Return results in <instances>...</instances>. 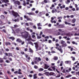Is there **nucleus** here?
I'll use <instances>...</instances> for the list:
<instances>
[{
	"label": "nucleus",
	"instance_id": "obj_13",
	"mask_svg": "<svg viewBox=\"0 0 79 79\" xmlns=\"http://www.w3.org/2000/svg\"><path fill=\"white\" fill-rule=\"evenodd\" d=\"M72 35V34H70V33H66L65 35L67 36L68 37H70Z\"/></svg>",
	"mask_w": 79,
	"mask_h": 79
},
{
	"label": "nucleus",
	"instance_id": "obj_10",
	"mask_svg": "<svg viewBox=\"0 0 79 79\" xmlns=\"http://www.w3.org/2000/svg\"><path fill=\"white\" fill-rule=\"evenodd\" d=\"M71 63L70 61H65V63L66 64H70Z\"/></svg>",
	"mask_w": 79,
	"mask_h": 79
},
{
	"label": "nucleus",
	"instance_id": "obj_50",
	"mask_svg": "<svg viewBox=\"0 0 79 79\" xmlns=\"http://www.w3.org/2000/svg\"><path fill=\"white\" fill-rule=\"evenodd\" d=\"M56 35H60V32H58V33L56 34Z\"/></svg>",
	"mask_w": 79,
	"mask_h": 79
},
{
	"label": "nucleus",
	"instance_id": "obj_52",
	"mask_svg": "<svg viewBox=\"0 0 79 79\" xmlns=\"http://www.w3.org/2000/svg\"><path fill=\"white\" fill-rule=\"evenodd\" d=\"M44 2L45 3H47L48 2L47 1V0H44Z\"/></svg>",
	"mask_w": 79,
	"mask_h": 79
},
{
	"label": "nucleus",
	"instance_id": "obj_35",
	"mask_svg": "<svg viewBox=\"0 0 79 79\" xmlns=\"http://www.w3.org/2000/svg\"><path fill=\"white\" fill-rule=\"evenodd\" d=\"M29 44H31V45H32V46H34V44L32 42H31V41L30 42Z\"/></svg>",
	"mask_w": 79,
	"mask_h": 79
},
{
	"label": "nucleus",
	"instance_id": "obj_39",
	"mask_svg": "<svg viewBox=\"0 0 79 79\" xmlns=\"http://www.w3.org/2000/svg\"><path fill=\"white\" fill-rule=\"evenodd\" d=\"M33 28L34 29H37V27H36L35 26V25H34L33 27Z\"/></svg>",
	"mask_w": 79,
	"mask_h": 79
},
{
	"label": "nucleus",
	"instance_id": "obj_64",
	"mask_svg": "<svg viewBox=\"0 0 79 79\" xmlns=\"http://www.w3.org/2000/svg\"><path fill=\"white\" fill-rule=\"evenodd\" d=\"M34 73V71H31L30 72V73Z\"/></svg>",
	"mask_w": 79,
	"mask_h": 79
},
{
	"label": "nucleus",
	"instance_id": "obj_62",
	"mask_svg": "<svg viewBox=\"0 0 79 79\" xmlns=\"http://www.w3.org/2000/svg\"><path fill=\"white\" fill-rule=\"evenodd\" d=\"M38 60H39V61H40L41 60V59L40 58V57H38Z\"/></svg>",
	"mask_w": 79,
	"mask_h": 79
},
{
	"label": "nucleus",
	"instance_id": "obj_53",
	"mask_svg": "<svg viewBox=\"0 0 79 79\" xmlns=\"http://www.w3.org/2000/svg\"><path fill=\"white\" fill-rule=\"evenodd\" d=\"M26 29L27 30V31H29L30 30V28L29 27H27L26 28Z\"/></svg>",
	"mask_w": 79,
	"mask_h": 79
},
{
	"label": "nucleus",
	"instance_id": "obj_7",
	"mask_svg": "<svg viewBox=\"0 0 79 79\" xmlns=\"http://www.w3.org/2000/svg\"><path fill=\"white\" fill-rule=\"evenodd\" d=\"M14 3L15 5L17 4L18 5H19L20 4V2L19 1H16L14 2Z\"/></svg>",
	"mask_w": 79,
	"mask_h": 79
},
{
	"label": "nucleus",
	"instance_id": "obj_18",
	"mask_svg": "<svg viewBox=\"0 0 79 79\" xmlns=\"http://www.w3.org/2000/svg\"><path fill=\"white\" fill-rule=\"evenodd\" d=\"M9 39L11 40L12 41L14 40H15V38L13 37H10L9 38Z\"/></svg>",
	"mask_w": 79,
	"mask_h": 79
},
{
	"label": "nucleus",
	"instance_id": "obj_47",
	"mask_svg": "<svg viewBox=\"0 0 79 79\" xmlns=\"http://www.w3.org/2000/svg\"><path fill=\"white\" fill-rule=\"evenodd\" d=\"M23 55H24L25 54V53L23 52H20Z\"/></svg>",
	"mask_w": 79,
	"mask_h": 79
},
{
	"label": "nucleus",
	"instance_id": "obj_32",
	"mask_svg": "<svg viewBox=\"0 0 79 79\" xmlns=\"http://www.w3.org/2000/svg\"><path fill=\"white\" fill-rule=\"evenodd\" d=\"M67 46V44H64L62 45V47H66Z\"/></svg>",
	"mask_w": 79,
	"mask_h": 79
},
{
	"label": "nucleus",
	"instance_id": "obj_26",
	"mask_svg": "<svg viewBox=\"0 0 79 79\" xmlns=\"http://www.w3.org/2000/svg\"><path fill=\"white\" fill-rule=\"evenodd\" d=\"M55 66H54L53 67L51 66V68H52V69L54 71H55V70L56 69H55Z\"/></svg>",
	"mask_w": 79,
	"mask_h": 79
},
{
	"label": "nucleus",
	"instance_id": "obj_3",
	"mask_svg": "<svg viewBox=\"0 0 79 79\" xmlns=\"http://www.w3.org/2000/svg\"><path fill=\"white\" fill-rule=\"evenodd\" d=\"M24 18L26 19L28 21H32V19H31L30 18H29V17H28V16H26L25 15H24Z\"/></svg>",
	"mask_w": 79,
	"mask_h": 79
},
{
	"label": "nucleus",
	"instance_id": "obj_16",
	"mask_svg": "<svg viewBox=\"0 0 79 79\" xmlns=\"http://www.w3.org/2000/svg\"><path fill=\"white\" fill-rule=\"evenodd\" d=\"M37 76V74H34L33 75V78L35 79H37V77L36 76Z\"/></svg>",
	"mask_w": 79,
	"mask_h": 79
},
{
	"label": "nucleus",
	"instance_id": "obj_22",
	"mask_svg": "<svg viewBox=\"0 0 79 79\" xmlns=\"http://www.w3.org/2000/svg\"><path fill=\"white\" fill-rule=\"evenodd\" d=\"M4 60L3 59V58H0V63H2L3 62Z\"/></svg>",
	"mask_w": 79,
	"mask_h": 79
},
{
	"label": "nucleus",
	"instance_id": "obj_25",
	"mask_svg": "<svg viewBox=\"0 0 79 79\" xmlns=\"http://www.w3.org/2000/svg\"><path fill=\"white\" fill-rule=\"evenodd\" d=\"M76 21V19H74L72 20L71 22L72 23H74Z\"/></svg>",
	"mask_w": 79,
	"mask_h": 79
},
{
	"label": "nucleus",
	"instance_id": "obj_9",
	"mask_svg": "<svg viewBox=\"0 0 79 79\" xmlns=\"http://www.w3.org/2000/svg\"><path fill=\"white\" fill-rule=\"evenodd\" d=\"M49 75L50 76H56V75L55 73L53 72H50L49 73Z\"/></svg>",
	"mask_w": 79,
	"mask_h": 79
},
{
	"label": "nucleus",
	"instance_id": "obj_58",
	"mask_svg": "<svg viewBox=\"0 0 79 79\" xmlns=\"http://www.w3.org/2000/svg\"><path fill=\"white\" fill-rule=\"evenodd\" d=\"M62 17H58V18H57V19H62Z\"/></svg>",
	"mask_w": 79,
	"mask_h": 79
},
{
	"label": "nucleus",
	"instance_id": "obj_49",
	"mask_svg": "<svg viewBox=\"0 0 79 79\" xmlns=\"http://www.w3.org/2000/svg\"><path fill=\"white\" fill-rule=\"evenodd\" d=\"M48 70L49 71H52L53 70L51 69L50 68H49L48 69Z\"/></svg>",
	"mask_w": 79,
	"mask_h": 79
},
{
	"label": "nucleus",
	"instance_id": "obj_33",
	"mask_svg": "<svg viewBox=\"0 0 79 79\" xmlns=\"http://www.w3.org/2000/svg\"><path fill=\"white\" fill-rule=\"evenodd\" d=\"M65 43V41L63 40H61V44H64Z\"/></svg>",
	"mask_w": 79,
	"mask_h": 79
},
{
	"label": "nucleus",
	"instance_id": "obj_30",
	"mask_svg": "<svg viewBox=\"0 0 79 79\" xmlns=\"http://www.w3.org/2000/svg\"><path fill=\"white\" fill-rule=\"evenodd\" d=\"M46 53H48V55H49L50 56H51L52 55V54H50L51 52L50 51H48H48H46Z\"/></svg>",
	"mask_w": 79,
	"mask_h": 79
},
{
	"label": "nucleus",
	"instance_id": "obj_23",
	"mask_svg": "<svg viewBox=\"0 0 79 79\" xmlns=\"http://www.w3.org/2000/svg\"><path fill=\"white\" fill-rule=\"evenodd\" d=\"M72 76V75H69L66 76V77L67 78H69L70 77H71Z\"/></svg>",
	"mask_w": 79,
	"mask_h": 79
},
{
	"label": "nucleus",
	"instance_id": "obj_19",
	"mask_svg": "<svg viewBox=\"0 0 79 79\" xmlns=\"http://www.w3.org/2000/svg\"><path fill=\"white\" fill-rule=\"evenodd\" d=\"M8 56L9 57H10V56H11V57L13 56L12 54L11 53H8Z\"/></svg>",
	"mask_w": 79,
	"mask_h": 79
},
{
	"label": "nucleus",
	"instance_id": "obj_2",
	"mask_svg": "<svg viewBox=\"0 0 79 79\" xmlns=\"http://www.w3.org/2000/svg\"><path fill=\"white\" fill-rule=\"evenodd\" d=\"M12 13L13 16L15 17H17V16H19V15L18 13L15 12L14 10L12 11Z\"/></svg>",
	"mask_w": 79,
	"mask_h": 79
},
{
	"label": "nucleus",
	"instance_id": "obj_20",
	"mask_svg": "<svg viewBox=\"0 0 79 79\" xmlns=\"http://www.w3.org/2000/svg\"><path fill=\"white\" fill-rule=\"evenodd\" d=\"M29 52L31 53H33L34 52L33 51L32 49L31 48H29Z\"/></svg>",
	"mask_w": 79,
	"mask_h": 79
},
{
	"label": "nucleus",
	"instance_id": "obj_55",
	"mask_svg": "<svg viewBox=\"0 0 79 79\" xmlns=\"http://www.w3.org/2000/svg\"><path fill=\"white\" fill-rule=\"evenodd\" d=\"M30 25L31 26H33L34 25V24L33 23H30Z\"/></svg>",
	"mask_w": 79,
	"mask_h": 79
},
{
	"label": "nucleus",
	"instance_id": "obj_59",
	"mask_svg": "<svg viewBox=\"0 0 79 79\" xmlns=\"http://www.w3.org/2000/svg\"><path fill=\"white\" fill-rule=\"evenodd\" d=\"M5 50L7 52H8L10 50L8 48H6V49Z\"/></svg>",
	"mask_w": 79,
	"mask_h": 79
},
{
	"label": "nucleus",
	"instance_id": "obj_57",
	"mask_svg": "<svg viewBox=\"0 0 79 79\" xmlns=\"http://www.w3.org/2000/svg\"><path fill=\"white\" fill-rule=\"evenodd\" d=\"M65 71L67 73H68L70 72V71L68 69L66 70Z\"/></svg>",
	"mask_w": 79,
	"mask_h": 79
},
{
	"label": "nucleus",
	"instance_id": "obj_48",
	"mask_svg": "<svg viewBox=\"0 0 79 79\" xmlns=\"http://www.w3.org/2000/svg\"><path fill=\"white\" fill-rule=\"evenodd\" d=\"M3 59H4V60H6L7 59V57H6V56H4L3 58Z\"/></svg>",
	"mask_w": 79,
	"mask_h": 79
},
{
	"label": "nucleus",
	"instance_id": "obj_31",
	"mask_svg": "<svg viewBox=\"0 0 79 79\" xmlns=\"http://www.w3.org/2000/svg\"><path fill=\"white\" fill-rule=\"evenodd\" d=\"M58 50H59V51L61 52V53H62L63 51H62V49L61 48L60 49L59 48H58Z\"/></svg>",
	"mask_w": 79,
	"mask_h": 79
},
{
	"label": "nucleus",
	"instance_id": "obj_11",
	"mask_svg": "<svg viewBox=\"0 0 79 79\" xmlns=\"http://www.w3.org/2000/svg\"><path fill=\"white\" fill-rule=\"evenodd\" d=\"M59 28H64V26L63 25L60 24L59 26Z\"/></svg>",
	"mask_w": 79,
	"mask_h": 79
},
{
	"label": "nucleus",
	"instance_id": "obj_8",
	"mask_svg": "<svg viewBox=\"0 0 79 79\" xmlns=\"http://www.w3.org/2000/svg\"><path fill=\"white\" fill-rule=\"evenodd\" d=\"M32 40V39L31 38V35H29L28 36V39H27L26 40L27 41H30Z\"/></svg>",
	"mask_w": 79,
	"mask_h": 79
},
{
	"label": "nucleus",
	"instance_id": "obj_41",
	"mask_svg": "<svg viewBox=\"0 0 79 79\" xmlns=\"http://www.w3.org/2000/svg\"><path fill=\"white\" fill-rule=\"evenodd\" d=\"M9 60H10V61H12L13 60V59L11 57H10L8 58Z\"/></svg>",
	"mask_w": 79,
	"mask_h": 79
},
{
	"label": "nucleus",
	"instance_id": "obj_14",
	"mask_svg": "<svg viewBox=\"0 0 79 79\" xmlns=\"http://www.w3.org/2000/svg\"><path fill=\"white\" fill-rule=\"evenodd\" d=\"M44 74L47 76L49 77V75H50V73L49 72H46L44 73Z\"/></svg>",
	"mask_w": 79,
	"mask_h": 79
},
{
	"label": "nucleus",
	"instance_id": "obj_40",
	"mask_svg": "<svg viewBox=\"0 0 79 79\" xmlns=\"http://www.w3.org/2000/svg\"><path fill=\"white\" fill-rule=\"evenodd\" d=\"M74 35H75V36H76V35L79 36V33H78V34H77V33H75L74 34Z\"/></svg>",
	"mask_w": 79,
	"mask_h": 79
},
{
	"label": "nucleus",
	"instance_id": "obj_42",
	"mask_svg": "<svg viewBox=\"0 0 79 79\" xmlns=\"http://www.w3.org/2000/svg\"><path fill=\"white\" fill-rule=\"evenodd\" d=\"M61 35L62 36L66 35V33H62L61 34Z\"/></svg>",
	"mask_w": 79,
	"mask_h": 79
},
{
	"label": "nucleus",
	"instance_id": "obj_1",
	"mask_svg": "<svg viewBox=\"0 0 79 79\" xmlns=\"http://www.w3.org/2000/svg\"><path fill=\"white\" fill-rule=\"evenodd\" d=\"M22 33H24V35H23L22 36L25 38H27V37H28V35H29V33H28V32L27 31H25V32Z\"/></svg>",
	"mask_w": 79,
	"mask_h": 79
},
{
	"label": "nucleus",
	"instance_id": "obj_21",
	"mask_svg": "<svg viewBox=\"0 0 79 79\" xmlns=\"http://www.w3.org/2000/svg\"><path fill=\"white\" fill-rule=\"evenodd\" d=\"M58 59V57H53V60H57Z\"/></svg>",
	"mask_w": 79,
	"mask_h": 79
},
{
	"label": "nucleus",
	"instance_id": "obj_61",
	"mask_svg": "<svg viewBox=\"0 0 79 79\" xmlns=\"http://www.w3.org/2000/svg\"><path fill=\"white\" fill-rule=\"evenodd\" d=\"M7 73L8 74H11V73L10 72V71H8L7 72Z\"/></svg>",
	"mask_w": 79,
	"mask_h": 79
},
{
	"label": "nucleus",
	"instance_id": "obj_34",
	"mask_svg": "<svg viewBox=\"0 0 79 79\" xmlns=\"http://www.w3.org/2000/svg\"><path fill=\"white\" fill-rule=\"evenodd\" d=\"M37 26L38 27L41 26V23H37Z\"/></svg>",
	"mask_w": 79,
	"mask_h": 79
},
{
	"label": "nucleus",
	"instance_id": "obj_54",
	"mask_svg": "<svg viewBox=\"0 0 79 79\" xmlns=\"http://www.w3.org/2000/svg\"><path fill=\"white\" fill-rule=\"evenodd\" d=\"M41 37L39 36H37V38H38V39H41Z\"/></svg>",
	"mask_w": 79,
	"mask_h": 79
},
{
	"label": "nucleus",
	"instance_id": "obj_15",
	"mask_svg": "<svg viewBox=\"0 0 79 79\" xmlns=\"http://www.w3.org/2000/svg\"><path fill=\"white\" fill-rule=\"evenodd\" d=\"M5 44H6V46H7L8 45H11V44L10 43V42H6L5 43Z\"/></svg>",
	"mask_w": 79,
	"mask_h": 79
},
{
	"label": "nucleus",
	"instance_id": "obj_56",
	"mask_svg": "<svg viewBox=\"0 0 79 79\" xmlns=\"http://www.w3.org/2000/svg\"><path fill=\"white\" fill-rule=\"evenodd\" d=\"M32 38H34L35 37V36L34 35H32Z\"/></svg>",
	"mask_w": 79,
	"mask_h": 79
},
{
	"label": "nucleus",
	"instance_id": "obj_27",
	"mask_svg": "<svg viewBox=\"0 0 79 79\" xmlns=\"http://www.w3.org/2000/svg\"><path fill=\"white\" fill-rule=\"evenodd\" d=\"M14 21L15 22H19V18H17V19H15L14 20Z\"/></svg>",
	"mask_w": 79,
	"mask_h": 79
},
{
	"label": "nucleus",
	"instance_id": "obj_63",
	"mask_svg": "<svg viewBox=\"0 0 79 79\" xmlns=\"http://www.w3.org/2000/svg\"><path fill=\"white\" fill-rule=\"evenodd\" d=\"M9 2V1L8 0H5V3L8 2Z\"/></svg>",
	"mask_w": 79,
	"mask_h": 79
},
{
	"label": "nucleus",
	"instance_id": "obj_60",
	"mask_svg": "<svg viewBox=\"0 0 79 79\" xmlns=\"http://www.w3.org/2000/svg\"><path fill=\"white\" fill-rule=\"evenodd\" d=\"M26 25L27 26H29V23H26Z\"/></svg>",
	"mask_w": 79,
	"mask_h": 79
},
{
	"label": "nucleus",
	"instance_id": "obj_29",
	"mask_svg": "<svg viewBox=\"0 0 79 79\" xmlns=\"http://www.w3.org/2000/svg\"><path fill=\"white\" fill-rule=\"evenodd\" d=\"M1 18L3 19H4L5 18L4 16V15H1Z\"/></svg>",
	"mask_w": 79,
	"mask_h": 79
},
{
	"label": "nucleus",
	"instance_id": "obj_36",
	"mask_svg": "<svg viewBox=\"0 0 79 79\" xmlns=\"http://www.w3.org/2000/svg\"><path fill=\"white\" fill-rule=\"evenodd\" d=\"M18 77H19V78H21L23 77V75H19L18 76Z\"/></svg>",
	"mask_w": 79,
	"mask_h": 79
},
{
	"label": "nucleus",
	"instance_id": "obj_5",
	"mask_svg": "<svg viewBox=\"0 0 79 79\" xmlns=\"http://www.w3.org/2000/svg\"><path fill=\"white\" fill-rule=\"evenodd\" d=\"M35 64H37V62H39V61L37 57H35V60L34 61Z\"/></svg>",
	"mask_w": 79,
	"mask_h": 79
},
{
	"label": "nucleus",
	"instance_id": "obj_24",
	"mask_svg": "<svg viewBox=\"0 0 79 79\" xmlns=\"http://www.w3.org/2000/svg\"><path fill=\"white\" fill-rule=\"evenodd\" d=\"M63 61H61L60 62V64L59 65L60 66H62L63 65Z\"/></svg>",
	"mask_w": 79,
	"mask_h": 79
},
{
	"label": "nucleus",
	"instance_id": "obj_6",
	"mask_svg": "<svg viewBox=\"0 0 79 79\" xmlns=\"http://www.w3.org/2000/svg\"><path fill=\"white\" fill-rule=\"evenodd\" d=\"M44 69H47L50 67V66L48 65L47 64H44Z\"/></svg>",
	"mask_w": 79,
	"mask_h": 79
},
{
	"label": "nucleus",
	"instance_id": "obj_17",
	"mask_svg": "<svg viewBox=\"0 0 79 79\" xmlns=\"http://www.w3.org/2000/svg\"><path fill=\"white\" fill-rule=\"evenodd\" d=\"M21 70L20 69H19L18 71V74H22V73L21 72Z\"/></svg>",
	"mask_w": 79,
	"mask_h": 79
},
{
	"label": "nucleus",
	"instance_id": "obj_51",
	"mask_svg": "<svg viewBox=\"0 0 79 79\" xmlns=\"http://www.w3.org/2000/svg\"><path fill=\"white\" fill-rule=\"evenodd\" d=\"M28 77L31 78L33 77V75H32L30 74L29 75Z\"/></svg>",
	"mask_w": 79,
	"mask_h": 79
},
{
	"label": "nucleus",
	"instance_id": "obj_37",
	"mask_svg": "<svg viewBox=\"0 0 79 79\" xmlns=\"http://www.w3.org/2000/svg\"><path fill=\"white\" fill-rule=\"evenodd\" d=\"M6 62L7 63H10V60H6Z\"/></svg>",
	"mask_w": 79,
	"mask_h": 79
},
{
	"label": "nucleus",
	"instance_id": "obj_28",
	"mask_svg": "<svg viewBox=\"0 0 79 79\" xmlns=\"http://www.w3.org/2000/svg\"><path fill=\"white\" fill-rule=\"evenodd\" d=\"M44 69L42 68H40V69H39V72H41V71H43Z\"/></svg>",
	"mask_w": 79,
	"mask_h": 79
},
{
	"label": "nucleus",
	"instance_id": "obj_38",
	"mask_svg": "<svg viewBox=\"0 0 79 79\" xmlns=\"http://www.w3.org/2000/svg\"><path fill=\"white\" fill-rule=\"evenodd\" d=\"M62 72L63 73H66V72H65V69H64L62 71Z\"/></svg>",
	"mask_w": 79,
	"mask_h": 79
},
{
	"label": "nucleus",
	"instance_id": "obj_43",
	"mask_svg": "<svg viewBox=\"0 0 79 79\" xmlns=\"http://www.w3.org/2000/svg\"><path fill=\"white\" fill-rule=\"evenodd\" d=\"M34 68L35 69H37L38 68V67L36 65H35L34 67Z\"/></svg>",
	"mask_w": 79,
	"mask_h": 79
},
{
	"label": "nucleus",
	"instance_id": "obj_12",
	"mask_svg": "<svg viewBox=\"0 0 79 79\" xmlns=\"http://www.w3.org/2000/svg\"><path fill=\"white\" fill-rule=\"evenodd\" d=\"M27 14L28 15H35V13L33 12H29V13H27Z\"/></svg>",
	"mask_w": 79,
	"mask_h": 79
},
{
	"label": "nucleus",
	"instance_id": "obj_4",
	"mask_svg": "<svg viewBox=\"0 0 79 79\" xmlns=\"http://www.w3.org/2000/svg\"><path fill=\"white\" fill-rule=\"evenodd\" d=\"M34 44L35 45V48L36 50H37L38 48V44L37 42L34 43Z\"/></svg>",
	"mask_w": 79,
	"mask_h": 79
},
{
	"label": "nucleus",
	"instance_id": "obj_44",
	"mask_svg": "<svg viewBox=\"0 0 79 79\" xmlns=\"http://www.w3.org/2000/svg\"><path fill=\"white\" fill-rule=\"evenodd\" d=\"M2 32H3L4 33H6V30L5 29H3L2 30Z\"/></svg>",
	"mask_w": 79,
	"mask_h": 79
},
{
	"label": "nucleus",
	"instance_id": "obj_46",
	"mask_svg": "<svg viewBox=\"0 0 79 79\" xmlns=\"http://www.w3.org/2000/svg\"><path fill=\"white\" fill-rule=\"evenodd\" d=\"M60 77V75H57V76H56V78H58Z\"/></svg>",
	"mask_w": 79,
	"mask_h": 79
},
{
	"label": "nucleus",
	"instance_id": "obj_45",
	"mask_svg": "<svg viewBox=\"0 0 79 79\" xmlns=\"http://www.w3.org/2000/svg\"><path fill=\"white\" fill-rule=\"evenodd\" d=\"M39 76H43V74H42L41 73H39L38 74Z\"/></svg>",
	"mask_w": 79,
	"mask_h": 79
}]
</instances>
